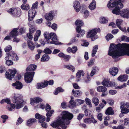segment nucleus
I'll return each mask as SVG.
<instances>
[{
	"mask_svg": "<svg viewBox=\"0 0 129 129\" xmlns=\"http://www.w3.org/2000/svg\"><path fill=\"white\" fill-rule=\"evenodd\" d=\"M12 101L14 104H11L10 105L11 107H7V108L9 111H12V108L19 109L23 107L22 104L24 100L23 97L21 95L14 94Z\"/></svg>",
	"mask_w": 129,
	"mask_h": 129,
	"instance_id": "nucleus-3",
	"label": "nucleus"
},
{
	"mask_svg": "<svg viewBox=\"0 0 129 129\" xmlns=\"http://www.w3.org/2000/svg\"><path fill=\"white\" fill-rule=\"evenodd\" d=\"M37 66L36 65L34 64H30L26 69V71H34L36 68Z\"/></svg>",
	"mask_w": 129,
	"mask_h": 129,
	"instance_id": "nucleus-30",
	"label": "nucleus"
},
{
	"mask_svg": "<svg viewBox=\"0 0 129 129\" xmlns=\"http://www.w3.org/2000/svg\"><path fill=\"white\" fill-rule=\"evenodd\" d=\"M125 0H110L108 3L107 7L110 9L112 10L115 7L114 9L112 11V12L114 14L119 15L120 11V8H122L123 4L121 3Z\"/></svg>",
	"mask_w": 129,
	"mask_h": 129,
	"instance_id": "nucleus-4",
	"label": "nucleus"
},
{
	"mask_svg": "<svg viewBox=\"0 0 129 129\" xmlns=\"http://www.w3.org/2000/svg\"><path fill=\"white\" fill-rule=\"evenodd\" d=\"M121 112L122 114H126L129 112V105L127 103L123 104L120 107Z\"/></svg>",
	"mask_w": 129,
	"mask_h": 129,
	"instance_id": "nucleus-12",
	"label": "nucleus"
},
{
	"mask_svg": "<svg viewBox=\"0 0 129 129\" xmlns=\"http://www.w3.org/2000/svg\"><path fill=\"white\" fill-rule=\"evenodd\" d=\"M48 85V83L46 81L44 83H38L37 84V88L38 89L42 88L47 86Z\"/></svg>",
	"mask_w": 129,
	"mask_h": 129,
	"instance_id": "nucleus-22",
	"label": "nucleus"
},
{
	"mask_svg": "<svg viewBox=\"0 0 129 129\" xmlns=\"http://www.w3.org/2000/svg\"><path fill=\"white\" fill-rule=\"evenodd\" d=\"M128 79V76L126 75H120L118 78V80L121 82L126 81Z\"/></svg>",
	"mask_w": 129,
	"mask_h": 129,
	"instance_id": "nucleus-21",
	"label": "nucleus"
},
{
	"mask_svg": "<svg viewBox=\"0 0 129 129\" xmlns=\"http://www.w3.org/2000/svg\"><path fill=\"white\" fill-rule=\"evenodd\" d=\"M50 57L49 56L46 54L43 55L41 59L42 61H48Z\"/></svg>",
	"mask_w": 129,
	"mask_h": 129,
	"instance_id": "nucleus-36",
	"label": "nucleus"
},
{
	"mask_svg": "<svg viewBox=\"0 0 129 129\" xmlns=\"http://www.w3.org/2000/svg\"><path fill=\"white\" fill-rule=\"evenodd\" d=\"M12 49V47L10 45L7 46L5 48V50L6 52H8L11 50Z\"/></svg>",
	"mask_w": 129,
	"mask_h": 129,
	"instance_id": "nucleus-52",
	"label": "nucleus"
},
{
	"mask_svg": "<svg viewBox=\"0 0 129 129\" xmlns=\"http://www.w3.org/2000/svg\"><path fill=\"white\" fill-rule=\"evenodd\" d=\"M16 72V70L15 69H9L8 71L6 72V78L10 80H11L12 78L14 77Z\"/></svg>",
	"mask_w": 129,
	"mask_h": 129,
	"instance_id": "nucleus-10",
	"label": "nucleus"
},
{
	"mask_svg": "<svg viewBox=\"0 0 129 129\" xmlns=\"http://www.w3.org/2000/svg\"><path fill=\"white\" fill-rule=\"evenodd\" d=\"M21 7L22 9L24 10H27L29 9V6L27 4L25 5L22 4L21 6Z\"/></svg>",
	"mask_w": 129,
	"mask_h": 129,
	"instance_id": "nucleus-44",
	"label": "nucleus"
},
{
	"mask_svg": "<svg viewBox=\"0 0 129 129\" xmlns=\"http://www.w3.org/2000/svg\"><path fill=\"white\" fill-rule=\"evenodd\" d=\"M98 69L97 68H93L90 74V76H92L96 73L98 72Z\"/></svg>",
	"mask_w": 129,
	"mask_h": 129,
	"instance_id": "nucleus-43",
	"label": "nucleus"
},
{
	"mask_svg": "<svg viewBox=\"0 0 129 129\" xmlns=\"http://www.w3.org/2000/svg\"><path fill=\"white\" fill-rule=\"evenodd\" d=\"M84 73L83 71H79L76 74V77L77 78H79L80 77L81 75L82 76H84Z\"/></svg>",
	"mask_w": 129,
	"mask_h": 129,
	"instance_id": "nucleus-41",
	"label": "nucleus"
},
{
	"mask_svg": "<svg viewBox=\"0 0 129 129\" xmlns=\"http://www.w3.org/2000/svg\"><path fill=\"white\" fill-rule=\"evenodd\" d=\"M73 117V114L67 111H63L60 115L57 118V120L51 124V125L55 129H61L59 127L60 126L63 129H66L67 125H69L70 120Z\"/></svg>",
	"mask_w": 129,
	"mask_h": 129,
	"instance_id": "nucleus-1",
	"label": "nucleus"
},
{
	"mask_svg": "<svg viewBox=\"0 0 129 129\" xmlns=\"http://www.w3.org/2000/svg\"><path fill=\"white\" fill-rule=\"evenodd\" d=\"M97 91L99 92H104L107 90V88L104 86H99L97 88Z\"/></svg>",
	"mask_w": 129,
	"mask_h": 129,
	"instance_id": "nucleus-29",
	"label": "nucleus"
},
{
	"mask_svg": "<svg viewBox=\"0 0 129 129\" xmlns=\"http://www.w3.org/2000/svg\"><path fill=\"white\" fill-rule=\"evenodd\" d=\"M36 30L35 27H30L29 29V33L32 34Z\"/></svg>",
	"mask_w": 129,
	"mask_h": 129,
	"instance_id": "nucleus-51",
	"label": "nucleus"
},
{
	"mask_svg": "<svg viewBox=\"0 0 129 129\" xmlns=\"http://www.w3.org/2000/svg\"><path fill=\"white\" fill-rule=\"evenodd\" d=\"M118 71V69L116 67H113L110 69L109 70L110 74L113 76H116Z\"/></svg>",
	"mask_w": 129,
	"mask_h": 129,
	"instance_id": "nucleus-18",
	"label": "nucleus"
},
{
	"mask_svg": "<svg viewBox=\"0 0 129 129\" xmlns=\"http://www.w3.org/2000/svg\"><path fill=\"white\" fill-rule=\"evenodd\" d=\"M38 2L37 1L35 3L33 4L32 7L31 9L35 10V9H37L38 8Z\"/></svg>",
	"mask_w": 129,
	"mask_h": 129,
	"instance_id": "nucleus-53",
	"label": "nucleus"
},
{
	"mask_svg": "<svg viewBox=\"0 0 129 129\" xmlns=\"http://www.w3.org/2000/svg\"><path fill=\"white\" fill-rule=\"evenodd\" d=\"M92 102L95 105L97 106L99 103V101L98 99L96 97H94L92 99Z\"/></svg>",
	"mask_w": 129,
	"mask_h": 129,
	"instance_id": "nucleus-40",
	"label": "nucleus"
},
{
	"mask_svg": "<svg viewBox=\"0 0 129 129\" xmlns=\"http://www.w3.org/2000/svg\"><path fill=\"white\" fill-rule=\"evenodd\" d=\"M113 110L111 107L108 108L106 111V114L108 115H112L114 114Z\"/></svg>",
	"mask_w": 129,
	"mask_h": 129,
	"instance_id": "nucleus-34",
	"label": "nucleus"
},
{
	"mask_svg": "<svg viewBox=\"0 0 129 129\" xmlns=\"http://www.w3.org/2000/svg\"><path fill=\"white\" fill-rule=\"evenodd\" d=\"M85 100L86 104L88 105L89 107H92V105L91 100L88 98H86L85 99Z\"/></svg>",
	"mask_w": 129,
	"mask_h": 129,
	"instance_id": "nucleus-42",
	"label": "nucleus"
},
{
	"mask_svg": "<svg viewBox=\"0 0 129 129\" xmlns=\"http://www.w3.org/2000/svg\"><path fill=\"white\" fill-rule=\"evenodd\" d=\"M63 67L64 68H67L71 71L74 72L75 71V68L71 65H65L63 66Z\"/></svg>",
	"mask_w": 129,
	"mask_h": 129,
	"instance_id": "nucleus-33",
	"label": "nucleus"
},
{
	"mask_svg": "<svg viewBox=\"0 0 129 129\" xmlns=\"http://www.w3.org/2000/svg\"><path fill=\"white\" fill-rule=\"evenodd\" d=\"M98 49V45H96L93 47L91 52V56L92 57H94L95 56Z\"/></svg>",
	"mask_w": 129,
	"mask_h": 129,
	"instance_id": "nucleus-31",
	"label": "nucleus"
},
{
	"mask_svg": "<svg viewBox=\"0 0 129 129\" xmlns=\"http://www.w3.org/2000/svg\"><path fill=\"white\" fill-rule=\"evenodd\" d=\"M36 12L35 10L30 9L28 11V20L29 21H31L35 17Z\"/></svg>",
	"mask_w": 129,
	"mask_h": 129,
	"instance_id": "nucleus-16",
	"label": "nucleus"
},
{
	"mask_svg": "<svg viewBox=\"0 0 129 129\" xmlns=\"http://www.w3.org/2000/svg\"><path fill=\"white\" fill-rule=\"evenodd\" d=\"M12 85L13 86H15V88L18 89H21L23 86L22 83L19 81H16V82L13 83Z\"/></svg>",
	"mask_w": 129,
	"mask_h": 129,
	"instance_id": "nucleus-19",
	"label": "nucleus"
},
{
	"mask_svg": "<svg viewBox=\"0 0 129 129\" xmlns=\"http://www.w3.org/2000/svg\"><path fill=\"white\" fill-rule=\"evenodd\" d=\"M100 30V29L98 28L94 29L88 31L87 33L86 37L88 38H91V40L92 41H94L98 38V36L96 35Z\"/></svg>",
	"mask_w": 129,
	"mask_h": 129,
	"instance_id": "nucleus-6",
	"label": "nucleus"
},
{
	"mask_svg": "<svg viewBox=\"0 0 129 129\" xmlns=\"http://www.w3.org/2000/svg\"><path fill=\"white\" fill-rule=\"evenodd\" d=\"M75 24L77 26V27L80 26V27L83 25V23L82 21L79 20H77L75 22Z\"/></svg>",
	"mask_w": 129,
	"mask_h": 129,
	"instance_id": "nucleus-35",
	"label": "nucleus"
},
{
	"mask_svg": "<svg viewBox=\"0 0 129 129\" xmlns=\"http://www.w3.org/2000/svg\"><path fill=\"white\" fill-rule=\"evenodd\" d=\"M75 102L77 105H78L83 104L84 103V101L82 100L77 99L75 100Z\"/></svg>",
	"mask_w": 129,
	"mask_h": 129,
	"instance_id": "nucleus-46",
	"label": "nucleus"
},
{
	"mask_svg": "<svg viewBox=\"0 0 129 129\" xmlns=\"http://www.w3.org/2000/svg\"><path fill=\"white\" fill-rule=\"evenodd\" d=\"M30 100V103L32 105H34L35 103H38L42 101V100L41 98L38 97L34 98H31Z\"/></svg>",
	"mask_w": 129,
	"mask_h": 129,
	"instance_id": "nucleus-17",
	"label": "nucleus"
},
{
	"mask_svg": "<svg viewBox=\"0 0 129 129\" xmlns=\"http://www.w3.org/2000/svg\"><path fill=\"white\" fill-rule=\"evenodd\" d=\"M69 103L70 104L69 105V106L71 108H72L77 105L75 101L74 102L73 100H71Z\"/></svg>",
	"mask_w": 129,
	"mask_h": 129,
	"instance_id": "nucleus-37",
	"label": "nucleus"
},
{
	"mask_svg": "<svg viewBox=\"0 0 129 129\" xmlns=\"http://www.w3.org/2000/svg\"><path fill=\"white\" fill-rule=\"evenodd\" d=\"M73 5L76 12H78L80 11L81 8L80 3L78 1H74L73 4Z\"/></svg>",
	"mask_w": 129,
	"mask_h": 129,
	"instance_id": "nucleus-14",
	"label": "nucleus"
},
{
	"mask_svg": "<svg viewBox=\"0 0 129 129\" xmlns=\"http://www.w3.org/2000/svg\"><path fill=\"white\" fill-rule=\"evenodd\" d=\"M45 109L46 111L47 112L50 111H50V110L51 109V107L48 104H47L46 106Z\"/></svg>",
	"mask_w": 129,
	"mask_h": 129,
	"instance_id": "nucleus-58",
	"label": "nucleus"
},
{
	"mask_svg": "<svg viewBox=\"0 0 129 129\" xmlns=\"http://www.w3.org/2000/svg\"><path fill=\"white\" fill-rule=\"evenodd\" d=\"M103 115L101 113H99L97 115V118L100 121H101Z\"/></svg>",
	"mask_w": 129,
	"mask_h": 129,
	"instance_id": "nucleus-59",
	"label": "nucleus"
},
{
	"mask_svg": "<svg viewBox=\"0 0 129 129\" xmlns=\"http://www.w3.org/2000/svg\"><path fill=\"white\" fill-rule=\"evenodd\" d=\"M84 17L87 18L89 15V11L87 10H85L84 12Z\"/></svg>",
	"mask_w": 129,
	"mask_h": 129,
	"instance_id": "nucleus-64",
	"label": "nucleus"
},
{
	"mask_svg": "<svg viewBox=\"0 0 129 129\" xmlns=\"http://www.w3.org/2000/svg\"><path fill=\"white\" fill-rule=\"evenodd\" d=\"M23 120L20 117H19L18 119L16 122V125H19L20 124L23 122Z\"/></svg>",
	"mask_w": 129,
	"mask_h": 129,
	"instance_id": "nucleus-55",
	"label": "nucleus"
},
{
	"mask_svg": "<svg viewBox=\"0 0 129 129\" xmlns=\"http://www.w3.org/2000/svg\"><path fill=\"white\" fill-rule=\"evenodd\" d=\"M56 13L55 11H51L49 13L46 14L45 16V19L47 20L50 21L52 20L53 17L56 15Z\"/></svg>",
	"mask_w": 129,
	"mask_h": 129,
	"instance_id": "nucleus-13",
	"label": "nucleus"
},
{
	"mask_svg": "<svg viewBox=\"0 0 129 129\" xmlns=\"http://www.w3.org/2000/svg\"><path fill=\"white\" fill-rule=\"evenodd\" d=\"M99 22L101 23L104 24L107 22V19L105 17H102L100 18Z\"/></svg>",
	"mask_w": 129,
	"mask_h": 129,
	"instance_id": "nucleus-39",
	"label": "nucleus"
},
{
	"mask_svg": "<svg viewBox=\"0 0 129 129\" xmlns=\"http://www.w3.org/2000/svg\"><path fill=\"white\" fill-rule=\"evenodd\" d=\"M89 8L91 10H93L96 7L95 1L93 0L89 6Z\"/></svg>",
	"mask_w": 129,
	"mask_h": 129,
	"instance_id": "nucleus-24",
	"label": "nucleus"
},
{
	"mask_svg": "<svg viewBox=\"0 0 129 129\" xmlns=\"http://www.w3.org/2000/svg\"><path fill=\"white\" fill-rule=\"evenodd\" d=\"M108 103L111 105H112L114 104V101L111 99H109L107 101Z\"/></svg>",
	"mask_w": 129,
	"mask_h": 129,
	"instance_id": "nucleus-60",
	"label": "nucleus"
},
{
	"mask_svg": "<svg viewBox=\"0 0 129 129\" xmlns=\"http://www.w3.org/2000/svg\"><path fill=\"white\" fill-rule=\"evenodd\" d=\"M64 90L61 87H58L57 88L54 92V94L55 95H57L59 92H63Z\"/></svg>",
	"mask_w": 129,
	"mask_h": 129,
	"instance_id": "nucleus-38",
	"label": "nucleus"
},
{
	"mask_svg": "<svg viewBox=\"0 0 129 129\" xmlns=\"http://www.w3.org/2000/svg\"><path fill=\"white\" fill-rule=\"evenodd\" d=\"M109 55L113 58L126 55L129 56V44L124 43L121 44L119 49L117 45L114 44H111L108 53Z\"/></svg>",
	"mask_w": 129,
	"mask_h": 129,
	"instance_id": "nucleus-2",
	"label": "nucleus"
},
{
	"mask_svg": "<svg viewBox=\"0 0 129 129\" xmlns=\"http://www.w3.org/2000/svg\"><path fill=\"white\" fill-rule=\"evenodd\" d=\"M76 30L77 32L80 33L81 37H83L85 34V31L84 29H81V27L80 26H78L76 28Z\"/></svg>",
	"mask_w": 129,
	"mask_h": 129,
	"instance_id": "nucleus-25",
	"label": "nucleus"
},
{
	"mask_svg": "<svg viewBox=\"0 0 129 129\" xmlns=\"http://www.w3.org/2000/svg\"><path fill=\"white\" fill-rule=\"evenodd\" d=\"M35 72H34L26 73L24 75V79L27 83H30L32 80Z\"/></svg>",
	"mask_w": 129,
	"mask_h": 129,
	"instance_id": "nucleus-11",
	"label": "nucleus"
},
{
	"mask_svg": "<svg viewBox=\"0 0 129 129\" xmlns=\"http://www.w3.org/2000/svg\"><path fill=\"white\" fill-rule=\"evenodd\" d=\"M54 112V110H52L50 111H49L47 112L46 114V116L47 117L46 121L47 122H48L50 121V117L51 116L52 114Z\"/></svg>",
	"mask_w": 129,
	"mask_h": 129,
	"instance_id": "nucleus-27",
	"label": "nucleus"
},
{
	"mask_svg": "<svg viewBox=\"0 0 129 129\" xmlns=\"http://www.w3.org/2000/svg\"><path fill=\"white\" fill-rule=\"evenodd\" d=\"M117 93L116 90H109V94L114 95L116 94Z\"/></svg>",
	"mask_w": 129,
	"mask_h": 129,
	"instance_id": "nucleus-56",
	"label": "nucleus"
},
{
	"mask_svg": "<svg viewBox=\"0 0 129 129\" xmlns=\"http://www.w3.org/2000/svg\"><path fill=\"white\" fill-rule=\"evenodd\" d=\"M84 122L87 124H90L91 123V119L90 118H87L84 120Z\"/></svg>",
	"mask_w": 129,
	"mask_h": 129,
	"instance_id": "nucleus-54",
	"label": "nucleus"
},
{
	"mask_svg": "<svg viewBox=\"0 0 129 129\" xmlns=\"http://www.w3.org/2000/svg\"><path fill=\"white\" fill-rule=\"evenodd\" d=\"M36 121V120L34 118L29 119L27 121V125L28 126H30Z\"/></svg>",
	"mask_w": 129,
	"mask_h": 129,
	"instance_id": "nucleus-28",
	"label": "nucleus"
},
{
	"mask_svg": "<svg viewBox=\"0 0 129 129\" xmlns=\"http://www.w3.org/2000/svg\"><path fill=\"white\" fill-rule=\"evenodd\" d=\"M44 35L45 39L41 40L40 41L41 43L43 45H44L46 43L56 45L58 44L57 36L55 33H51L49 34L48 32H46Z\"/></svg>",
	"mask_w": 129,
	"mask_h": 129,
	"instance_id": "nucleus-5",
	"label": "nucleus"
},
{
	"mask_svg": "<svg viewBox=\"0 0 129 129\" xmlns=\"http://www.w3.org/2000/svg\"><path fill=\"white\" fill-rule=\"evenodd\" d=\"M84 116V114H80L77 116V119L79 120H81Z\"/></svg>",
	"mask_w": 129,
	"mask_h": 129,
	"instance_id": "nucleus-63",
	"label": "nucleus"
},
{
	"mask_svg": "<svg viewBox=\"0 0 129 129\" xmlns=\"http://www.w3.org/2000/svg\"><path fill=\"white\" fill-rule=\"evenodd\" d=\"M119 14L122 17L127 18L129 16V10L126 9H122L121 12L119 11Z\"/></svg>",
	"mask_w": 129,
	"mask_h": 129,
	"instance_id": "nucleus-15",
	"label": "nucleus"
},
{
	"mask_svg": "<svg viewBox=\"0 0 129 129\" xmlns=\"http://www.w3.org/2000/svg\"><path fill=\"white\" fill-rule=\"evenodd\" d=\"M6 60V64L8 66L12 65L13 64V62L10 59H5Z\"/></svg>",
	"mask_w": 129,
	"mask_h": 129,
	"instance_id": "nucleus-57",
	"label": "nucleus"
},
{
	"mask_svg": "<svg viewBox=\"0 0 129 129\" xmlns=\"http://www.w3.org/2000/svg\"><path fill=\"white\" fill-rule=\"evenodd\" d=\"M126 86V84L125 83H124L123 84L120 86H117L115 88V89H120L123 88L125 87Z\"/></svg>",
	"mask_w": 129,
	"mask_h": 129,
	"instance_id": "nucleus-48",
	"label": "nucleus"
},
{
	"mask_svg": "<svg viewBox=\"0 0 129 129\" xmlns=\"http://www.w3.org/2000/svg\"><path fill=\"white\" fill-rule=\"evenodd\" d=\"M113 37V36L111 34H109L106 36V38L107 41L111 39Z\"/></svg>",
	"mask_w": 129,
	"mask_h": 129,
	"instance_id": "nucleus-47",
	"label": "nucleus"
},
{
	"mask_svg": "<svg viewBox=\"0 0 129 129\" xmlns=\"http://www.w3.org/2000/svg\"><path fill=\"white\" fill-rule=\"evenodd\" d=\"M27 43L28 48L31 50H33L35 47L33 42L30 40H28Z\"/></svg>",
	"mask_w": 129,
	"mask_h": 129,
	"instance_id": "nucleus-26",
	"label": "nucleus"
},
{
	"mask_svg": "<svg viewBox=\"0 0 129 129\" xmlns=\"http://www.w3.org/2000/svg\"><path fill=\"white\" fill-rule=\"evenodd\" d=\"M5 59H11L16 61L18 60V58L17 54L14 52H12L6 54Z\"/></svg>",
	"mask_w": 129,
	"mask_h": 129,
	"instance_id": "nucleus-9",
	"label": "nucleus"
},
{
	"mask_svg": "<svg viewBox=\"0 0 129 129\" xmlns=\"http://www.w3.org/2000/svg\"><path fill=\"white\" fill-rule=\"evenodd\" d=\"M111 82L110 81L109 79H105L102 82V84L103 85L107 87H109L111 86Z\"/></svg>",
	"mask_w": 129,
	"mask_h": 129,
	"instance_id": "nucleus-20",
	"label": "nucleus"
},
{
	"mask_svg": "<svg viewBox=\"0 0 129 129\" xmlns=\"http://www.w3.org/2000/svg\"><path fill=\"white\" fill-rule=\"evenodd\" d=\"M122 20L121 19H117L116 21V24L117 27L119 28L122 24Z\"/></svg>",
	"mask_w": 129,
	"mask_h": 129,
	"instance_id": "nucleus-45",
	"label": "nucleus"
},
{
	"mask_svg": "<svg viewBox=\"0 0 129 129\" xmlns=\"http://www.w3.org/2000/svg\"><path fill=\"white\" fill-rule=\"evenodd\" d=\"M121 39L122 41H125L126 42H129V37L126 36H122Z\"/></svg>",
	"mask_w": 129,
	"mask_h": 129,
	"instance_id": "nucleus-50",
	"label": "nucleus"
},
{
	"mask_svg": "<svg viewBox=\"0 0 129 129\" xmlns=\"http://www.w3.org/2000/svg\"><path fill=\"white\" fill-rule=\"evenodd\" d=\"M72 92L74 94V95L77 97H78L80 96L82 94V92L78 90L75 91L73 89L72 90Z\"/></svg>",
	"mask_w": 129,
	"mask_h": 129,
	"instance_id": "nucleus-32",
	"label": "nucleus"
},
{
	"mask_svg": "<svg viewBox=\"0 0 129 129\" xmlns=\"http://www.w3.org/2000/svg\"><path fill=\"white\" fill-rule=\"evenodd\" d=\"M77 50V47L74 46L72 48V53H75Z\"/></svg>",
	"mask_w": 129,
	"mask_h": 129,
	"instance_id": "nucleus-62",
	"label": "nucleus"
},
{
	"mask_svg": "<svg viewBox=\"0 0 129 129\" xmlns=\"http://www.w3.org/2000/svg\"><path fill=\"white\" fill-rule=\"evenodd\" d=\"M18 28H14L10 33V35L13 37L17 36L18 35V33L17 30H18Z\"/></svg>",
	"mask_w": 129,
	"mask_h": 129,
	"instance_id": "nucleus-23",
	"label": "nucleus"
},
{
	"mask_svg": "<svg viewBox=\"0 0 129 129\" xmlns=\"http://www.w3.org/2000/svg\"><path fill=\"white\" fill-rule=\"evenodd\" d=\"M43 52L47 54H50L52 52L51 50L49 48H46L44 49Z\"/></svg>",
	"mask_w": 129,
	"mask_h": 129,
	"instance_id": "nucleus-49",
	"label": "nucleus"
},
{
	"mask_svg": "<svg viewBox=\"0 0 129 129\" xmlns=\"http://www.w3.org/2000/svg\"><path fill=\"white\" fill-rule=\"evenodd\" d=\"M7 12L15 17H19L21 15V13L19 9L11 8L7 11Z\"/></svg>",
	"mask_w": 129,
	"mask_h": 129,
	"instance_id": "nucleus-8",
	"label": "nucleus"
},
{
	"mask_svg": "<svg viewBox=\"0 0 129 129\" xmlns=\"http://www.w3.org/2000/svg\"><path fill=\"white\" fill-rule=\"evenodd\" d=\"M35 117L36 119H38L39 122L42 123L41 124L42 127L45 128L48 127V125L45 122L43 123L45 119V116H42L37 113L36 114Z\"/></svg>",
	"mask_w": 129,
	"mask_h": 129,
	"instance_id": "nucleus-7",
	"label": "nucleus"
},
{
	"mask_svg": "<svg viewBox=\"0 0 129 129\" xmlns=\"http://www.w3.org/2000/svg\"><path fill=\"white\" fill-rule=\"evenodd\" d=\"M51 27L53 29L55 30L57 28V25L56 24L54 23L51 26Z\"/></svg>",
	"mask_w": 129,
	"mask_h": 129,
	"instance_id": "nucleus-61",
	"label": "nucleus"
}]
</instances>
